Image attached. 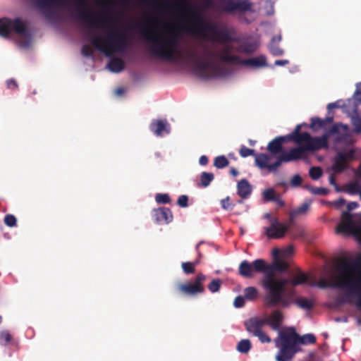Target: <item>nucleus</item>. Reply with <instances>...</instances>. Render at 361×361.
<instances>
[{"label":"nucleus","mask_w":361,"mask_h":361,"mask_svg":"<svg viewBox=\"0 0 361 361\" xmlns=\"http://www.w3.org/2000/svg\"><path fill=\"white\" fill-rule=\"evenodd\" d=\"M200 47L202 49V55H200L195 50L188 51L186 55L188 61L193 63L197 74L204 79L216 77L221 74V67L215 61L216 59L222 62L241 63L255 68L267 66V59L262 55L240 61L239 56L231 54L227 48L224 49L221 54H218L205 44H202Z\"/></svg>","instance_id":"obj_1"},{"label":"nucleus","mask_w":361,"mask_h":361,"mask_svg":"<svg viewBox=\"0 0 361 361\" xmlns=\"http://www.w3.org/2000/svg\"><path fill=\"white\" fill-rule=\"evenodd\" d=\"M288 269L287 262L276 258L271 264L264 261V275L260 284L266 290L264 302L268 307H275L281 305L283 307H288L290 299L285 295V287L287 281L284 279H277L275 271H285Z\"/></svg>","instance_id":"obj_2"},{"label":"nucleus","mask_w":361,"mask_h":361,"mask_svg":"<svg viewBox=\"0 0 361 361\" xmlns=\"http://www.w3.org/2000/svg\"><path fill=\"white\" fill-rule=\"evenodd\" d=\"M141 34L149 42V51L153 56L173 62L183 58V53L178 49V35L174 30L165 35L152 36L149 35L147 29L143 28Z\"/></svg>","instance_id":"obj_3"},{"label":"nucleus","mask_w":361,"mask_h":361,"mask_svg":"<svg viewBox=\"0 0 361 361\" xmlns=\"http://www.w3.org/2000/svg\"><path fill=\"white\" fill-rule=\"evenodd\" d=\"M316 340V336L312 334H307L300 336L293 327L281 331L279 332L278 337L274 340L276 346L279 348L276 355V360L290 361L294 355L300 351V344H313Z\"/></svg>","instance_id":"obj_4"},{"label":"nucleus","mask_w":361,"mask_h":361,"mask_svg":"<svg viewBox=\"0 0 361 361\" xmlns=\"http://www.w3.org/2000/svg\"><path fill=\"white\" fill-rule=\"evenodd\" d=\"M90 42L106 56H111L116 53L123 54L129 46L126 34L118 30L107 32L103 36H94L91 38Z\"/></svg>","instance_id":"obj_5"},{"label":"nucleus","mask_w":361,"mask_h":361,"mask_svg":"<svg viewBox=\"0 0 361 361\" xmlns=\"http://www.w3.org/2000/svg\"><path fill=\"white\" fill-rule=\"evenodd\" d=\"M283 314L279 310H275L264 319L251 317L244 322L246 331L252 336L258 338L262 343H270L271 338L263 330L264 325L269 326L274 331H280L283 322Z\"/></svg>","instance_id":"obj_6"},{"label":"nucleus","mask_w":361,"mask_h":361,"mask_svg":"<svg viewBox=\"0 0 361 361\" xmlns=\"http://www.w3.org/2000/svg\"><path fill=\"white\" fill-rule=\"evenodd\" d=\"M344 262L346 261L344 260ZM343 262V261H342L338 266V271L341 274L337 277L335 282L330 283L323 279L319 280L317 283H312L310 285L312 286L317 285L322 288L328 287L345 288L347 291L345 294L346 296L353 294L355 288L361 285V266H353L351 269L345 271L341 268V265Z\"/></svg>","instance_id":"obj_7"},{"label":"nucleus","mask_w":361,"mask_h":361,"mask_svg":"<svg viewBox=\"0 0 361 361\" xmlns=\"http://www.w3.org/2000/svg\"><path fill=\"white\" fill-rule=\"evenodd\" d=\"M186 31L192 35L212 42H227L231 39L226 29L220 30L215 23L205 20L186 27Z\"/></svg>","instance_id":"obj_8"},{"label":"nucleus","mask_w":361,"mask_h":361,"mask_svg":"<svg viewBox=\"0 0 361 361\" xmlns=\"http://www.w3.org/2000/svg\"><path fill=\"white\" fill-rule=\"evenodd\" d=\"M302 125H297L292 132L293 142L298 145H302L306 152H315L323 148L328 147L329 135L324 134L321 137H312L309 133H301Z\"/></svg>","instance_id":"obj_9"},{"label":"nucleus","mask_w":361,"mask_h":361,"mask_svg":"<svg viewBox=\"0 0 361 361\" xmlns=\"http://www.w3.org/2000/svg\"><path fill=\"white\" fill-rule=\"evenodd\" d=\"M13 32L20 36L30 35L26 24L20 18H0V36L8 37Z\"/></svg>","instance_id":"obj_10"},{"label":"nucleus","mask_w":361,"mask_h":361,"mask_svg":"<svg viewBox=\"0 0 361 361\" xmlns=\"http://www.w3.org/2000/svg\"><path fill=\"white\" fill-rule=\"evenodd\" d=\"M253 6V3L250 0H218L216 7L222 12L233 14L254 13Z\"/></svg>","instance_id":"obj_11"},{"label":"nucleus","mask_w":361,"mask_h":361,"mask_svg":"<svg viewBox=\"0 0 361 361\" xmlns=\"http://www.w3.org/2000/svg\"><path fill=\"white\" fill-rule=\"evenodd\" d=\"M336 232L343 234L361 233V214L353 215L348 212H343Z\"/></svg>","instance_id":"obj_12"},{"label":"nucleus","mask_w":361,"mask_h":361,"mask_svg":"<svg viewBox=\"0 0 361 361\" xmlns=\"http://www.w3.org/2000/svg\"><path fill=\"white\" fill-rule=\"evenodd\" d=\"M361 155V150L353 147L336 153L334 159L331 169L336 173H340L348 168L350 162L357 159Z\"/></svg>","instance_id":"obj_13"},{"label":"nucleus","mask_w":361,"mask_h":361,"mask_svg":"<svg viewBox=\"0 0 361 361\" xmlns=\"http://www.w3.org/2000/svg\"><path fill=\"white\" fill-rule=\"evenodd\" d=\"M76 8L78 9V18L83 20L89 27L92 28H99L100 24L104 23L106 19L102 16H96L90 10H85L89 4L87 0H75Z\"/></svg>","instance_id":"obj_14"},{"label":"nucleus","mask_w":361,"mask_h":361,"mask_svg":"<svg viewBox=\"0 0 361 361\" xmlns=\"http://www.w3.org/2000/svg\"><path fill=\"white\" fill-rule=\"evenodd\" d=\"M207 276L202 273H198L193 282L180 283L178 286V291L188 296H196L204 292V282Z\"/></svg>","instance_id":"obj_15"},{"label":"nucleus","mask_w":361,"mask_h":361,"mask_svg":"<svg viewBox=\"0 0 361 361\" xmlns=\"http://www.w3.org/2000/svg\"><path fill=\"white\" fill-rule=\"evenodd\" d=\"M264 217L270 221V226L265 227V235L270 239H279L285 236L289 229L290 225L281 223L277 218L272 217L267 213Z\"/></svg>","instance_id":"obj_16"},{"label":"nucleus","mask_w":361,"mask_h":361,"mask_svg":"<svg viewBox=\"0 0 361 361\" xmlns=\"http://www.w3.org/2000/svg\"><path fill=\"white\" fill-rule=\"evenodd\" d=\"M264 260L262 259H257L252 263L243 260L239 264L238 273L244 278H252L255 272L264 274Z\"/></svg>","instance_id":"obj_17"},{"label":"nucleus","mask_w":361,"mask_h":361,"mask_svg":"<svg viewBox=\"0 0 361 361\" xmlns=\"http://www.w3.org/2000/svg\"><path fill=\"white\" fill-rule=\"evenodd\" d=\"M298 147L291 148L288 152H284L277 157L276 161L272 168H279L283 162H290L306 157V150L303 145H299Z\"/></svg>","instance_id":"obj_18"},{"label":"nucleus","mask_w":361,"mask_h":361,"mask_svg":"<svg viewBox=\"0 0 361 361\" xmlns=\"http://www.w3.org/2000/svg\"><path fill=\"white\" fill-rule=\"evenodd\" d=\"M360 265L361 266V259H358L355 262H343L341 265V268L345 271L351 269L353 266L358 267ZM349 296L357 297L355 305L361 310V285L360 286H357L353 293L350 294ZM357 323L361 325V316L357 319Z\"/></svg>","instance_id":"obj_19"},{"label":"nucleus","mask_w":361,"mask_h":361,"mask_svg":"<svg viewBox=\"0 0 361 361\" xmlns=\"http://www.w3.org/2000/svg\"><path fill=\"white\" fill-rule=\"evenodd\" d=\"M292 133L286 136H279L275 137L267 145V150L272 154H276L282 152L283 144L288 141H293Z\"/></svg>","instance_id":"obj_20"},{"label":"nucleus","mask_w":361,"mask_h":361,"mask_svg":"<svg viewBox=\"0 0 361 361\" xmlns=\"http://www.w3.org/2000/svg\"><path fill=\"white\" fill-rule=\"evenodd\" d=\"M153 217L160 224H168L173 220V214L169 208L159 207L153 210Z\"/></svg>","instance_id":"obj_21"},{"label":"nucleus","mask_w":361,"mask_h":361,"mask_svg":"<svg viewBox=\"0 0 361 361\" xmlns=\"http://www.w3.org/2000/svg\"><path fill=\"white\" fill-rule=\"evenodd\" d=\"M179 3L186 7L185 11H187L190 18L192 19L193 25H197L201 21L204 20L202 18L199 8L196 6L190 4L188 0H179Z\"/></svg>","instance_id":"obj_22"},{"label":"nucleus","mask_w":361,"mask_h":361,"mask_svg":"<svg viewBox=\"0 0 361 361\" xmlns=\"http://www.w3.org/2000/svg\"><path fill=\"white\" fill-rule=\"evenodd\" d=\"M149 128L157 136H162L164 133H169V125L166 120H154Z\"/></svg>","instance_id":"obj_23"},{"label":"nucleus","mask_w":361,"mask_h":361,"mask_svg":"<svg viewBox=\"0 0 361 361\" xmlns=\"http://www.w3.org/2000/svg\"><path fill=\"white\" fill-rule=\"evenodd\" d=\"M252 191V188L249 181L245 179H241L237 184V194L242 199H247Z\"/></svg>","instance_id":"obj_24"},{"label":"nucleus","mask_w":361,"mask_h":361,"mask_svg":"<svg viewBox=\"0 0 361 361\" xmlns=\"http://www.w3.org/2000/svg\"><path fill=\"white\" fill-rule=\"evenodd\" d=\"M255 164L260 169H267L270 172H275L277 171L278 168L273 169L272 166L274 165L273 164H268L270 157L266 154H255Z\"/></svg>","instance_id":"obj_25"},{"label":"nucleus","mask_w":361,"mask_h":361,"mask_svg":"<svg viewBox=\"0 0 361 361\" xmlns=\"http://www.w3.org/2000/svg\"><path fill=\"white\" fill-rule=\"evenodd\" d=\"M283 280L287 281L286 285L290 284L293 286H297L307 283L308 282L309 277L306 274L300 271L297 274H294L290 279H284Z\"/></svg>","instance_id":"obj_26"},{"label":"nucleus","mask_w":361,"mask_h":361,"mask_svg":"<svg viewBox=\"0 0 361 361\" xmlns=\"http://www.w3.org/2000/svg\"><path fill=\"white\" fill-rule=\"evenodd\" d=\"M107 68L113 73H120L125 68V62L121 58L114 57L108 63Z\"/></svg>","instance_id":"obj_27"},{"label":"nucleus","mask_w":361,"mask_h":361,"mask_svg":"<svg viewBox=\"0 0 361 361\" xmlns=\"http://www.w3.org/2000/svg\"><path fill=\"white\" fill-rule=\"evenodd\" d=\"M310 207V204L308 202H304L302 204H301L300 207H297L296 209L292 210L290 212L289 214V221L290 224H292L295 219L300 216V215H304L307 214Z\"/></svg>","instance_id":"obj_28"},{"label":"nucleus","mask_w":361,"mask_h":361,"mask_svg":"<svg viewBox=\"0 0 361 361\" xmlns=\"http://www.w3.org/2000/svg\"><path fill=\"white\" fill-rule=\"evenodd\" d=\"M351 123L353 132L355 134L361 133V115H359L358 110L356 109H354L353 114L351 116Z\"/></svg>","instance_id":"obj_29"},{"label":"nucleus","mask_w":361,"mask_h":361,"mask_svg":"<svg viewBox=\"0 0 361 361\" xmlns=\"http://www.w3.org/2000/svg\"><path fill=\"white\" fill-rule=\"evenodd\" d=\"M295 304L300 308L310 310L314 307V302L305 297H299L295 300Z\"/></svg>","instance_id":"obj_30"},{"label":"nucleus","mask_w":361,"mask_h":361,"mask_svg":"<svg viewBox=\"0 0 361 361\" xmlns=\"http://www.w3.org/2000/svg\"><path fill=\"white\" fill-rule=\"evenodd\" d=\"M251 348L252 344L249 339H242L238 343L236 350L240 353L246 354L250 350Z\"/></svg>","instance_id":"obj_31"},{"label":"nucleus","mask_w":361,"mask_h":361,"mask_svg":"<svg viewBox=\"0 0 361 361\" xmlns=\"http://www.w3.org/2000/svg\"><path fill=\"white\" fill-rule=\"evenodd\" d=\"M214 178V176L212 173L202 172L200 174V185L203 188L208 187Z\"/></svg>","instance_id":"obj_32"},{"label":"nucleus","mask_w":361,"mask_h":361,"mask_svg":"<svg viewBox=\"0 0 361 361\" xmlns=\"http://www.w3.org/2000/svg\"><path fill=\"white\" fill-rule=\"evenodd\" d=\"M198 264V261L185 262L181 264V267L185 274H192L195 272V267Z\"/></svg>","instance_id":"obj_33"},{"label":"nucleus","mask_w":361,"mask_h":361,"mask_svg":"<svg viewBox=\"0 0 361 361\" xmlns=\"http://www.w3.org/2000/svg\"><path fill=\"white\" fill-rule=\"evenodd\" d=\"M348 129V126L346 125H343L342 123H336L331 126L330 129L326 132V135H333L339 134L341 130H342L343 132H345Z\"/></svg>","instance_id":"obj_34"},{"label":"nucleus","mask_w":361,"mask_h":361,"mask_svg":"<svg viewBox=\"0 0 361 361\" xmlns=\"http://www.w3.org/2000/svg\"><path fill=\"white\" fill-rule=\"evenodd\" d=\"M229 164V161L228 159L224 156H218L214 159V166L217 169H223L228 166Z\"/></svg>","instance_id":"obj_35"},{"label":"nucleus","mask_w":361,"mask_h":361,"mask_svg":"<svg viewBox=\"0 0 361 361\" xmlns=\"http://www.w3.org/2000/svg\"><path fill=\"white\" fill-rule=\"evenodd\" d=\"M257 44L255 43H245L239 47V51L245 54H252L257 49Z\"/></svg>","instance_id":"obj_36"},{"label":"nucleus","mask_w":361,"mask_h":361,"mask_svg":"<svg viewBox=\"0 0 361 361\" xmlns=\"http://www.w3.org/2000/svg\"><path fill=\"white\" fill-rule=\"evenodd\" d=\"M345 190L350 195L360 194L361 186L357 183H350L345 185Z\"/></svg>","instance_id":"obj_37"},{"label":"nucleus","mask_w":361,"mask_h":361,"mask_svg":"<svg viewBox=\"0 0 361 361\" xmlns=\"http://www.w3.org/2000/svg\"><path fill=\"white\" fill-rule=\"evenodd\" d=\"M222 281L220 279H214L208 284L207 288L211 293H216L220 290Z\"/></svg>","instance_id":"obj_38"},{"label":"nucleus","mask_w":361,"mask_h":361,"mask_svg":"<svg viewBox=\"0 0 361 361\" xmlns=\"http://www.w3.org/2000/svg\"><path fill=\"white\" fill-rule=\"evenodd\" d=\"M258 295V290L256 288L250 286L244 290V296L246 299L254 300Z\"/></svg>","instance_id":"obj_39"},{"label":"nucleus","mask_w":361,"mask_h":361,"mask_svg":"<svg viewBox=\"0 0 361 361\" xmlns=\"http://www.w3.org/2000/svg\"><path fill=\"white\" fill-rule=\"evenodd\" d=\"M262 195L264 201L266 202H273L278 196L273 188H268L265 190L263 192Z\"/></svg>","instance_id":"obj_40"},{"label":"nucleus","mask_w":361,"mask_h":361,"mask_svg":"<svg viewBox=\"0 0 361 361\" xmlns=\"http://www.w3.org/2000/svg\"><path fill=\"white\" fill-rule=\"evenodd\" d=\"M322 169L319 166H312L309 170V175L312 179L318 180L322 176Z\"/></svg>","instance_id":"obj_41"},{"label":"nucleus","mask_w":361,"mask_h":361,"mask_svg":"<svg viewBox=\"0 0 361 361\" xmlns=\"http://www.w3.org/2000/svg\"><path fill=\"white\" fill-rule=\"evenodd\" d=\"M269 49L271 54L275 56H281L283 54V50L279 46V44L270 42Z\"/></svg>","instance_id":"obj_42"},{"label":"nucleus","mask_w":361,"mask_h":361,"mask_svg":"<svg viewBox=\"0 0 361 361\" xmlns=\"http://www.w3.org/2000/svg\"><path fill=\"white\" fill-rule=\"evenodd\" d=\"M4 222L8 227H15L17 226V219L13 214H6L4 216Z\"/></svg>","instance_id":"obj_43"},{"label":"nucleus","mask_w":361,"mask_h":361,"mask_svg":"<svg viewBox=\"0 0 361 361\" xmlns=\"http://www.w3.org/2000/svg\"><path fill=\"white\" fill-rule=\"evenodd\" d=\"M155 200L161 204H168L171 202V198L168 194L158 193L156 195Z\"/></svg>","instance_id":"obj_44"},{"label":"nucleus","mask_w":361,"mask_h":361,"mask_svg":"<svg viewBox=\"0 0 361 361\" xmlns=\"http://www.w3.org/2000/svg\"><path fill=\"white\" fill-rule=\"evenodd\" d=\"M11 336L8 331H2L0 334V343L3 345H8L11 341Z\"/></svg>","instance_id":"obj_45"},{"label":"nucleus","mask_w":361,"mask_h":361,"mask_svg":"<svg viewBox=\"0 0 361 361\" xmlns=\"http://www.w3.org/2000/svg\"><path fill=\"white\" fill-rule=\"evenodd\" d=\"M63 0H38L37 5L42 8H47L54 3H61Z\"/></svg>","instance_id":"obj_46"},{"label":"nucleus","mask_w":361,"mask_h":361,"mask_svg":"<svg viewBox=\"0 0 361 361\" xmlns=\"http://www.w3.org/2000/svg\"><path fill=\"white\" fill-rule=\"evenodd\" d=\"M239 154L242 157H247L249 156H255V154H256L254 149H249L244 145H243L240 147Z\"/></svg>","instance_id":"obj_47"},{"label":"nucleus","mask_w":361,"mask_h":361,"mask_svg":"<svg viewBox=\"0 0 361 361\" xmlns=\"http://www.w3.org/2000/svg\"><path fill=\"white\" fill-rule=\"evenodd\" d=\"M310 128H323L324 127V121L318 117H314L311 119Z\"/></svg>","instance_id":"obj_48"},{"label":"nucleus","mask_w":361,"mask_h":361,"mask_svg":"<svg viewBox=\"0 0 361 361\" xmlns=\"http://www.w3.org/2000/svg\"><path fill=\"white\" fill-rule=\"evenodd\" d=\"M309 189L314 195H326L329 192V190L324 188H317L311 186L309 188Z\"/></svg>","instance_id":"obj_49"},{"label":"nucleus","mask_w":361,"mask_h":361,"mask_svg":"<svg viewBox=\"0 0 361 361\" xmlns=\"http://www.w3.org/2000/svg\"><path fill=\"white\" fill-rule=\"evenodd\" d=\"M177 204L180 207H187L188 206V197L185 195H182L178 197Z\"/></svg>","instance_id":"obj_50"},{"label":"nucleus","mask_w":361,"mask_h":361,"mask_svg":"<svg viewBox=\"0 0 361 361\" xmlns=\"http://www.w3.org/2000/svg\"><path fill=\"white\" fill-rule=\"evenodd\" d=\"M221 207L225 210H232L234 205L230 203V197L228 196L221 200Z\"/></svg>","instance_id":"obj_51"},{"label":"nucleus","mask_w":361,"mask_h":361,"mask_svg":"<svg viewBox=\"0 0 361 361\" xmlns=\"http://www.w3.org/2000/svg\"><path fill=\"white\" fill-rule=\"evenodd\" d=\"M302 183V179L301 176L298 174L294 175L290 180V184L293 187L300 186Z\"/></svg>","instance_id":"obj_52"},{"label":"nucleus","mask_w":361,"mask_h":361,"mask_svg":"<svg viewBox=\"0 0 361 361\" xmlns=\"http://www.w3.org/2000/svg\"><path fill=\"white\" fill-rule=\"evenodd\" d=\"M233 305L235 307H242L245 305V298L243 296H237L235 300Z\"/></svg>","instance_id":"obj_53"},{"label":"nucleus","mask_w":361,"mask_h":361,"mask_svg":"<svg viewBox=\"0 0 361 361\" xmlns=\"http://www.w3.org/2000/svg\"><path fill=\"white\" fill-rule=\"evenodd\" d=\"M6 86L11 90H17L18 88L17 82L13 78L6 80Z\"/></svg>","instance_id":"obj_54"},{"label":"nucleus","mask_w":361,"mask_h":361,"mask_svg":"<svg viewBox=\"0 0 361 361\" xmlns=\"http://www.w3.org/2000/svg\"><path fill=\"white\" fill-rule=\"evenodd\" d=\"M82 55L85 56H91L93 54V50L87 45H84L81 49Z\"/></svg>","instance_id":"obj_55"},{"label":"nucleus","mask_w":361,"mask_h":361,"mask_svg":"<svg viewBox=\"0 0 361 361\" xmlns=\"http://www.w3.org/2000/svg\"><path fill=\"white\" fill-rule=\"evenodd\" d=\"M353 99L355 103V109H357V106L359 104H361V94L360 95H355L353 94Z\"/></svg>","instance_id":"obj_56"},{"label":"nucleus","mask_w":361,"mask_h":361,"mask_svg":"<svg viewBox=\"0 0 361 361\" xmlns=\"http://www.w3.org/2000/svg\"><path fill=\"white\" fill-rule=\"evenodd\" d=\"M324 127L331 123L334 121V116L333 115L329 116L328 115L325 118L323 119Z\"/></svg>","instance_id":"obj_57"},{"label":"nucleus","mask_w":361,"mask_h":361,"mask_svg":"<svg viewBox=\"0 0 361 361\" xmlns=\"http://www.w3.org/2000/svg\"><path fill=\"white\" fill-rule=\"evenodd\" d=\"M329 183L332 185H334L336 186V190L338 191L339 189L338 188V185L336 184V178H335V176L334 174H331L329 176Z\"/></svg>","instance_id":"obj_58"},{"label":"nucleus","mask_w":361,"mask_h":361,"mask_svg":"<svg viewBox=\"0 0 361 361\" xmlns=\"http://www.w3.org/2000/svg\"><path fill=\"white\" fill-rule=\"evenodd\" d=\"M208 157L205 155H202L199 159V163L202 166H205L208 164Z\"/></svg>","instance_id":"obj_59"},{"label":"nucleus","mask_w":361,"mask_h":361,"mask_svg":"<svg viewBox=\"0 0 361 361\" xmlns=\"http://www.w3.org/2000/svg\"><path fill=\"white\" fill-rule=\"evenodd\" d=\"M345 204V200L343 198H340L338 200L335 201L334 202V204L337 207L339 208L342 206H343Z\"/></svg>","instance_id":"obj_60"},{"label":"nucleus","mask_w":361,"mask_h":361,"mask_svg":"<svg viewBox=\"0 0 361 361\" xmlns=\"http://www.w3.org/2000/svg\"><path fill=\"white\" fill-rule=\"evenodd\" d=\"M358 207V203L356 202H350L347 204V209L348 211L355 209Z\"/></svg>","instance_id":"obj_61"},{"label":"nucleus","mask_w":361,"mask_h":361,"mask_svg":"<svg viewBox=\"0 0 361 361\" xmlns=\"http://www.w3.org/2000/svg\"><path fill=\"white\" fill-rule=\"evenodd\" d=\"M274 201L276 202V204L279 207H283L285 205L284 201L282 199H281L279 195L276 197V200H274Z\"/></svg>","instance_id":"obj_62"},{"label":"nucleus","mask_w":361,"mask_h":361,"mask_svg":"<svg viewBox=\"0 0 361 361\" xmlns=\"http://www.w3.org/2000/svg\"><path fill=\"white\" fill-rule=\"evenodd\" d=\"M162 5L164 6H165V7H169L171 6H173L174 7H178L179 3L177 2V1H173V3H171V2L168 1H166Z\"/></svg>","instance_id":"obj_63"},{"label":"nucleus","mask_w":361,"mask_h":361,"mask_svg":"<svg viewBox=\"0 0 361 361\" xmlns=\"http://www.w3.org/2000/svg\"><path fill=\"white\" fill-rule=\"evenodd\" d=\"M289 63L288 60H276L274 62L275 66H286Z\"/></svg>","instance_id":"obj_64"}]
</instances>
